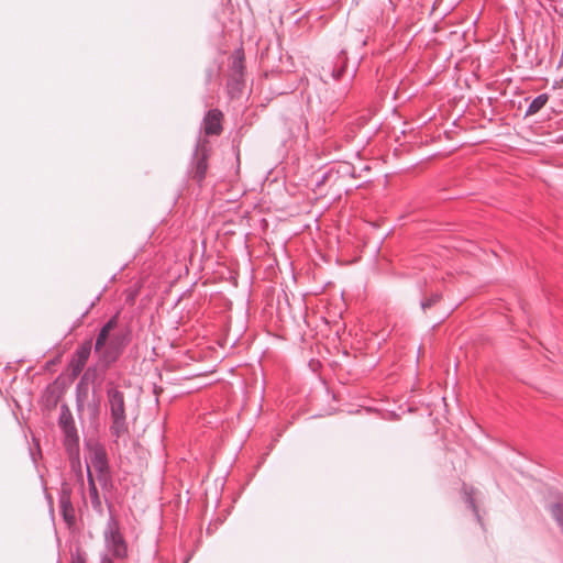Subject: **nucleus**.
<instances>
[{"label":"nucleus","instance_id":"ddd939ff","mask_svg":"<svg viewBox=\"0 0 563 563\" xmlns=\"http://www.w3.org/2000/svg\"><path fill=\"white\" fill-rule=\"evenodd\" d=\"M74 563H85V561L78 558L77 560L74 561Z\"/></svg>","mask_w":563,"mask_h":563},{"label":"nucleus","instance_id":"1a4fd4ad","mask_svg":"<svg viewBox=\"0 0 563 563\" xmlns=\"http://www.w3.org/2000/svg\"><path fill=\"white\" fill-rule=\"evenodd\" d=\"M548 101V96L547 95H540L538 96L529 106V109L527 111V114L531 115V114H534L537 113L539 110H541L544 104L547 103Z\"/></svg>","mask_w":563,"mask_h":563},{"label":"nucleus","instance_id":"9b49d317","mask_svg":"<svg viewBox=\"0 0 563 563\" xmlns=\"http://www.w3.org/2000/svg\"><path fill=\"white\" fill-rule=\"evenodd\" d=\"M439 300H440V296L434 295L431 298H429L426 301H423L421 303V307H422L423 310H426V309L430 308L432 305H434L435 302H438Z\"/></svg>","mask_w":563,"mask_h":563},{"label":"nucleus","instance_id":"f03ea898","mask_svg":"<svg viewBox=\"0 0 563 563\" xmlns=\"http://www.w3.org/2000/svg\"><path fill=\"white\" fill-rule=\"evenodd\" d=\"M111 415L113 418L112 429L120 435L125 432V415H124V398L122 393L115 388H111L108 391Z\"/></svg>","mask_w":563,"mask_h":563},{"label":"nucleus","instance_id":"423d86ee","mask_svg":"<svg viewBox=\"0 0 563 563\" xmlns=\"http://www.w3.org/2000/svg\"><path fill=\"white\" fill-rule=\"evenodd\" d=\"M222 113L218 110H211L205 118V132L209 135H216L221 132Z\"/></svg>","mask_w":563,"mask_h":563},{"label":"nucleus","instance_id":"9d476101","mask_svg":"<svg viewBox=\"0 0 563 563\" xmlns=\"http://www.w3.org/2000/svg\"><path fill=\"white\" fill-rule=\"evenodd\" d=\"M62 507L64 519L68 525H71L75 520L74 509L65 500L62 501Z\"/></svg>","mask_w":563,"mask_h":563},{"label":"nucleus","instance_id":"f257e3e1","mask_svg":"<svg viewBox=\"0 0 563 563\" xmlns=\"http://www.w3.org/2000/svg\"><path fill=\"white\" fill-rule=\"evenodd\" d=\"M115 325L117 318L114 317L101 329L95 345V351L107 362H112L117 356L115 349L119 344V338L111 335Z\"/></svg>","mask_w":563,"mask_h":563},{"label":"nucleus","instance_id":"39448f33","mask_svg":"<svg viewBox=\"0 0 563 563\" xmlns=\"http://www.w3.org/2000/svg\"><path fill=\"white\" fill-rule=\"evenodd\" d=\"M106 542L108 549L113 553L114 556H126V544L119 531V527L115 521L110 522L108 526V530L106 532Z\"/></svg>","mask_w":563,"mask_h":563},{"label":"nucleus","instance_id":"20e7f679","mask_svg":"<svg viewBox=\"0 0 563 563\" xmlns=\"http://www.w3.org/2000/svg\"><path fill=\"white\" fill-rule=\"evenodd\" d=\"M107 470V457L106 452L103 448L100 445H92L89 446V454H88V464H87V471H88V477L90 484L93 486L92 477L96 474L99 477H103Z\"/></svg>","mask_w":563,"mask_h":563},{"label":"nucleus","instance_id":"f8f14e48","mask_svg":"<svg viewBox=\"0 0 563 563\" xmlns=\"http://www.w3.org/2000/svg\"><path fill=\"white\" fill-rule=\"evenodd\" d=\"M101 563H112V561L108 556H104L102 558Z\"/></svg>","mask_w":563,"mask_h":563},{"label":"nucleus","instance_id":"6e6552de","mask_svg":"<svg viewBox=\"0 0 563 563\" xmlns=\"http://www.w3.org/2000/svg\"><path fill=\"white\" fill-rule=\"evenodd\" d=\"M243 53L241 51H236L235 54L232 57V70L234 73V76H242L243 71Z\"/></svg>","mask_w":563,"mask_h":563},{"label":"nucleus","instance_id":"4468645a","mask_svg":"<svg viewBox=\"0 0 563 563\" xmlns=\"http://www.w3.org/2000/svg\"><path fill=\"white\" fill-rule=\"evenodd\" d=\"M341 73L342 70H339L338 74L335 75V78H339L341 76Z\"/></svg>","mask_w":563,"mask_h":563},{"label":"nucleus","instance_id":"0eeeda50","mask_svg":"<svg viewBox=\"0 0 563 563\" xmlns=\"http://www.w3.org/2000/svg\"><path fill=\"white\" fill-rule=\"evenodd\" d=\"M91 347L89 344H86L81 346L77 353L75 358L71 362V371L75 376H77L86 365L89 355H90Z\"/></svg>","mask_w":563,"mask_h":563},{"label":"nucleus","instance_id":"7ed1b4c3","mask_svg":"<svg viewBox=\"0 0 563 563\" xmlns=\"http://www.w3.org/2000/svg\"><path fill=\"white\" fill-rule=\"evenodd\" d=\"M211 154V146L208 141H201L198 143L195 155H194V167H192V174L191 177L197 180L201 181L207 174L208 169V159Z\"/></svg>","mask_w":563,"mask_h":563}]
</instances>
